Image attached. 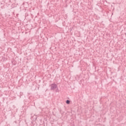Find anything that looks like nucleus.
Here are the masks:
<instances>
[{"label":"nucleus","instance_id":"nucleus-1","mask_svg":"<svg viewBox=\"0 0 126 126\" xmlns=\"http://www.w3.org/2000/svg\"><path fill=\"white\" fill-rule=\"evenodd\" d=\"M57 87V86L56 84H51V90H55Z\"/></svg>","mask_w":126,"mask_h":126},{"label":"nucleus","instance_id":"nucleus-2","mask_svg":"<svg viewBox=\"0 0 126 126\" xmlns=\"http://www.w3.org/2000/svg\"><path fill=\"white\" fill-rule=\"evenodd\" d=\"M66 104H69V103H70V101L69 100H66Z\"/></svg>","mask_w":126,"mask_h":126}]
</instances>
